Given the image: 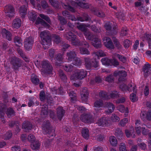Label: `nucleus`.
<instances>
[{"label":"nucleus","mask_w":151,"mask_h":151,"mask_svg":"<svg viewBox=\"0 0 151 151\" xmlns=\"http://www.w3.org/2000/svg\"><path fill=\"white\" fill-rule=\"evenodd\" d=\"M77 27L78 29L84 32L86 38L92 41V45L94 47L97 48L101 47V40L93 36L87 30L86 27H88V25L87 26L83 24H78Z\"/></svg>","instance_id":"nucleus-1"},{"label":"nucleus","mask_w":151,"mask_h":151,"mask_svg":"<svg viewBox=\"0 0 151 151\" xmlns=\"http://www.w3.org/2000/svg\"><path fill=\"white\" fill-rule=\"evenodd\" d=\"M35 65L38 68H41V73L44 76L45 74H50L52 72V68L48 62L45 60L42 61L37 60L35 62Z\"/></svg>","instance_id":"nucleus-2"},{"label":"nucleus","mask_w":151,"mask_h":151,"mask_svg":"<svg viewBox=\"0 0 151 151\" xmlns=\"http://www.w3.org/2000/svg\"><path fill=\"white\" fill-rule=\"evenodd\" d=\"M40 36L42 40V44L45 49L48 48L51 45V38L49 31H45L41 32Z\"/></svg>","instance_id":"nucleus-3"},{"label":"nucleus","mask_w":151,"mask_h":151,"mask_svg":"<svg viewBox=\"0 0 151 151\" xmlns=\"http://www.w3.org/2000/svg\"><path fill=\"white\" fill-rule=\"evenodd\" d=\"M64 37L69 40L71 41L73 45L78 46L82 45L83 46L84 45L86 48L89 47L88 43L86 42H84L82 43H81L79 40L76 39V36L73 35L71 32H69L65 35Z\"/></svg>","instance_id":"nucleus-4"},{"label":"nucleus","mask_w":151,"mask_h":151,"mask_svg":"<svg viewBox=\"0 0 151 151\" xmlns=\"http://www.w3.org/2000/svg\"><path fill=\"white\" fill-rule=\"evenodd\" d=\"M76 55L73 51H70L67 53L66 58L68 61H73V64L76 66H80L81 65L82 62L79 58L76 57Z\"/></svg>","instance_id":"nucleus-5"},{"label":"nucleus","mask_w":151,"mask_h":151,"mask_svg":"<svg viewBox=\"0 0 151 151\" xmlns=\"http://www.w3.org/2000/svg\"><path fill=\"white\" fill-rule=\"evenodd\" d=\"M11 63L13 65L12 68L15 70L24 69L25 66L23 62L21 60L17 58L16 57L13 58L11 61Z\"/></svg>","instance_id":"nucleus-6"},{"label":"nucleus","mask_w":151,"mask_h":151,"mask_svg":"<svg viewBox=\"0 0 151 151\" xmlns=\"http://www.w3.org/2000/svg\"><path fill=\"white\" fill-rule=\"evenodd\" d=\"M87 74L86 71L83 69L77 70L70 76V79L73 81L78 79H82L86 76Z\"/></svg>","instance_id":"nucleus-7"},{"label":"nucleus","mask_w":151,"mask_h":151,"mask_svg":"<svg viewBox=\"0 0 151 151\" xmlns=\"http://www.w3.org/2000/svg\"><path fill=\"white\" fill-rule=\"evenodd\" d=\"M99 96L103 99H108L111 98H116L119 96V94L117 91H114L112 92L109 96L106 92L101 91L100 92Z\"/></svg>","instance_id":"nucleus-8"},{"label":"nucleus","mask_w":151,"mask_h":151,"mask_svg":"<svg viewBox=\"0 0 151 151\" xmlns=\"http://www.w3.org/2000/svg\"><path fill=\"white\" fill-rule=\"evenodd\" d=\"M136 88L134 85L132 84H129L127 86L125 83H123L120 86V88L124 92H127L128 91L130 92L133 91L134 92L136 93Z\"/></svg>","instance_id":"nucleus-9"},{"label":"nucleus","mask_w":151,"mask_h":151,"mask_svg":"<svg viewBox=\"0 0 151 151\" xmlns=\"http://www.w3.org/2000/svg\"><path fill=\"white\" fill-rule=\"evenodd\" d=\"M101 61L102 64L105 65H113L115 66H116L119 65V62L114 58L110 60L106 58H104L101 59Z\"/></svg>","instance_id":"nucleus-10"},{"label":"nucleus","mask_w":151,"mask_h":151,"mask_svg":"<svg viewBox=\"0 0 151 151\" xmlns=\"http://www.w3.org/2000/svg\"><path fill=\"white\" fill-rule=\"evenodd\" d=\"M114 75L118 78L119 83H121L125 80V78L127 76V73L124 70H116L114 72Z\"/></svg>","instance_id":"nucleus-11"},{"label":"nucleus","mask_w":151,"mask_h":151,"mask_svg":"<svg viewBox=\"0 0 151 151\" xmlns=\"http://www.w3.org/2000/svg\"><path fill=\"white\" fill-rule=\"evenodd\" d=\"M99 126L108 127L111 124V122L109 117H103L99 119L96 122Z\"/></svg>","instance_id":"nucleus-12"},{"label":"nucleus","mask_w":151,"mask_h":151,"mask_svg":"<svg viewBox=\"0 0 151 151\" xmlns=\"http://www.w3.org/2000/svg\"><path fill=\"white\" fill-rule=\"evenodd\" d=\"M85 61L86 68L88 70L90 69L93 67L95 68L98 67L99 65V63L97 61L95 60L94 61L92 60V63L89 58H85Z\"/></svg>","instance_id":"nucleus-13"},{"label":"nucleus","mask_w":151,"mask_h":151,"mask_svg":"<svg viewBox=\"0 0 151 151\" xmlns=\"http://www.w3.org/2000/svg\"><path fill=\"white\" fill-rule=\"evenodd\" d=\"M42 128L44 133H47L51 136L55 135V131L53 129H52L50 127L49 121L47 122L46 124H44L42 125Z\"/></svg>","instance_id":"nucleus-14"},{"label":"nucleus","mask_w":151,"mask_h":151,"mask_svg":"<svg viewBox=\"0 0 151 151\" xmlns=\"http://www.w3.org/2000/svg\"><path fill=\"white\" fill-rule=\"evenodd\" d=\"M103 42L104 46L109 49L114 48V46L111 39L109 37H105L103 39Z\"/></svg>","instance_id":"nucleus-15"},{"label":"nucleus","mask_w":151,"mask_h":151,"mask_svg":"<svg viewBox=\"0 0 151 151\" xmlns=\"http://www.w3.org/2000/svg\"><path fill=\"white\" fill-rule=\"evenodd\" d=\"M4 10L6 16L12 17L14 15V9L12 5L6 6L5 7Z\"/></svg>","instance_id":"nucleus-16"},{"label":"nucleus","mask_w":151,"mask_h":151,"mask_svg":"<svg viewBox=\"0 0 151 151\" xmlns=\"http://www.w3.org/2000/svg\"><path fill=\"white\" fill-rule=\"evenodd\" d=\"M34 42V40L32 37L26 38L24 41V47L27 50H30Z\"/></svg>","instance_id":"nucleus-17"},{"label":"nucleus","mask_w":151,"mask_h":151,"mask_svg":"<svg viewBox=\"0 0 151 151\" xmlns=\"http://www.w3.org/2000/svg\"><path fill=\"white\" fill-rule=\"evenodd\" d=\"M81 121L86 123H91L94 121L93 118L90 115L83 114L81 117Z\"/></svg>","instance_id":"nucleus-18"},{"label":"nucleus","mask_w":151,"mask_h":151,"mask_svg":"<svg viewBox=\"0 0 151 151\" xmlns=\"http://www.w3.org/2000/svg\"><path fill=\"white\" fill-rule=\"evenodd\" d=\"M103 106L102 101L101 100L96 101L94 103V106L95 110L96 111V113H98L101 112V110L100 108Z\"/></svg>","instance_id":"nucleus-19"},{"label":"nucleus","mask_w":151,"mask_h":151,"mask_svg":"<svg viewBox=\"0 0 151 151\" xmlns=\"http://www.w3.org/2000/svg\"><path fill=\"white\" fill-rule=\"evenodd\" d=\"M143 69L144 76L146 77L150 74L151 72V68L150 64L147 62L144 66Z\"/></svg>","instance_id":"nucleus-20"},{"label":"nucleus","mask_w":151,"mask_h":151,"mask_svg":"<svg viewBox=\"0 0 151 151\" xmlns=\"http://www.w3.org/2000/svg\"><path fill=\"white\" fill-rule=\"evenodd\" d=\"M78 1L76 3L73 1L71 2V4L74 6H79L82 8H87L88 7L86 4L83 3L82 0H76Z\"/></svg>","instance_id":"nucleus-21"},{"label":"nucleus","mask_w":151,"mask_h":151,"mask_svg":"<svg viewBox=\"0 0 151 151\" xmlns=\"http://www.w3.org/2000/svg\"><path fill=\"white\" fill-rule=\"evenodd\" d=\"M39 24L41 25L44 27L47 28H49L50 26L49 24L47 23L42 19L38 17H37L35 22V25L37 27H38V25Z\"/></svg>","instance_id":"nucleus-22"},{"label":"nucleus","mask_w":151,"mask_h":151,"mask_svg":"<svg viewBox=\"0 0 151 151\" xmlns=\"http://www.w3.org/2000/svg\"><path fill=\"white\" fill-rule=\"evenodd\" d=\"M22 24V22L20 19L16 18L12 21V26L13 27L17 29L20 27Z\"/></svg>","instance_id":"nucleus-23"},{"label":"nucleus","mask_w":151,"mask_h":151,"mask_svg":"<svg viewBox=\"0 0 151 151\" xmlns=\"http://www.w3.org/2000/svg\"><path fill=\"white\" fill-rule=\"evenodd\" d=\"M56 61L55 64L58 66H61L60 64L63 62V57L62 54L60 53L56 55V57L54 58Z\"/></svg>","instance_id":"nucleus-24"},{"label":"nucleus","mask_w":151,"mask_h":151,"mask_svg":"<svg viewBox=\"0 0 151 151\" xmlns=\"http://www.w3.org/2000/svg\"><path fill=\"white\" fill-rule=\"evenodd\" d=\"M130 129V130H125V134L127 137H132L134 138L135 137V135L134 133L133 127L132 126H131Z\"/></svg>","instance_id":"nucleus-25"},{"label":"nucleus","mask_w":151,"mask_h":151,"mask_svg":"<svg viewBox=\"0 0 151 151\" xmlns=\"http://www.w3.org/2000/svg\"><path fill=\"white\" fill-rule=\"evenodd\" d=\"M88 95L86 88L83 89L81 94V99L83 102L86 103L87 102L88 99Z\"/></svg>","instance_id":"nucleus-26"},{"label":"nucleus","mask_w":151,"mask_h":151,"mask_svg":"<svg viewBox=\"0 0 151 151\" xmlns=\"http://www.w3.org/2000/svg\"><path fill=\"white\" fill-rule=\"evenodd\" d=\"M140 37V38L142 41L148 42L149 46L150 47V46H151V35L146 34Z\"/></svg>","instance_id":"nucleus-27"},{"label":"nucleus","mask_w":151,"mask_h":151,"mask_svg":"<svg viewBox=\"0 0 151 151\" xmlns=\"http://www.w3.org/2000/svg\"><path fill=\"white\" fill-rule=\"evenodd\" d=\"M106 107L107 108V109L106 110V112L107 113H110L112 112L115 108L114 105L110 102L106 103Z\"/></svg>","instance_id":"nucleus-28"},{"label":"nucleus","mask_w":151,"mask_h":151,"mask_svg":"<svg viewBox=\"0 0 151 151\" xmlns=\"http://www.w3.org/2000/svg\"><path fill=\"white\" fill-rule=\"evenodd\" d=\"M1 33L3 36L5 37L9 41L11 40L12 35L9 32L7 31L5 29H2L1 31Z\"/></svg>","instance_id":"nucleus-29"},{"label":"nucleus","mask_w":151,"mask_h":151,"mask_svg":"<svg viewBox=\"0 0 151 151\" xmlns=\"http://www.w3.org/2000/svg\"><path fill=\"white\" fill-rule=\"evenodd\" d=\"M118 110H119L122 113H124V116L125 117L127 116L128 114L129 111L128 109L127 108L125 109L124 106L122 105H119L117 107Z\"/></svg>","instance_id":"nucleus-30"},{"label":"nucleus","mask_w":151,"mask_h":151,"mask_svg":"<svg viewBox=\"0 0 151 151\" xmlns=\"http://www.w3.org/2000/svg\"><path fill=\"white\" fill-rule=\"evenodd\" d=\"M22 127L25 131H27L32 129V125L30 122L27 121L23 123Z\"/></svg>","instance_id":"nucleus-31"},{"label":"nucleus","mask_w":151,"mask_h":151,"mask_svg":"<svg viewBox=\"0 0 151 151\" xmlns=\"http://www.w3.org/2000/svg\"><path fill=\"white\" fill-rule=\"evenodd\" d=\"M6 106L5 105H2L1 107L0 108V113L1 116V119L3 123L5 122V121L4 119V112L6 109Z\"/></svg>","instance_id":"nucleus-32"},{"label":"nucleus","mask_w":151,"mask_h":151,"mask_svg":"<svg viewBox=\"0 0 151 151\" xmlns=\"http://www.w3.org/2000/svg\"><path fill=\"white\" fill-rule=\"evenodd\" d=\"M64 111L62 107H59L57 109V115L59 119L60 120L64 114Z\"/></svg>","instance_id":"nucleus-33"},{"label":"nucleus","mask_w":151,"mask_h":151,"mask_svg":"<svg viewBox=\"0 0 151 151\" xmlns=\"http://www.w3.org/2000/svg\"><path fill=\"white\" fill-rule=\"evenodd\" d=\"M116 57H117L119 60L123 63H125L126 60V59L124 56L115 53L113 55L112 58L114 59V58Z\"/></svg>","instance_id":"nucleus-34"},{"label":"nucleus","mask_w":151,"mask_h":151,"mask_svg":"<svg viewBox=\"0 0 151 151\" xmlns=\"http://www.w3.org/2000/svg\"><path fill=\"white\" fill-rule=\"evenodd\" d=\"M93 55L95 58L99 59V57H102L106 56V54L102 50H99L97 52H95L93 54Z\"/></svg>","instance_id":"nucleus-35"},{"label":"nucleus","mask_w":151,"mask_h":151,"mask_svg":"<svg viewBox=\"0 0 151 151\" xmlns=\"http://www.w3.org/2000/svg\"><path fill=\"white\" fill-rule=\"evenodd\" d=\"M36 13L35 12H30L29 13L28 17L29 19L34 22L37 17Z\"/></svg>","instance_id":"nucleus-36"},{"label":"nucleus","mask_w":151,"mask_h":151,"mask_svg":"<svg viewBox=\"0 0 151 151\" xmlns=\"http://www.w3.org/2000/svg\"><path fill=\"white\" fill-rule=\"evenodd\" d=\"M109 141L111 145L113 146H116L117 144V140L114 136H112L110 137Z\"/></svg>","instance_id":"nucleus-37"},{"label":"nucleus","mask_w":151,"mask_h":151,"mask_svg":"<svg viewBox=\"0 0 151 151\" xmlns=\"http://www.w3.org/2000/svg\"><path fill=\"white\" fill-rule=\"evenodd\" d=\"M40 146V143L38 141H34L31 145V147L32 148L35 150H38Z\"/></svg>","instance_id":"nucleus-38"},{"label":"nucleus","mask_w":151,"mask_h":151,"mask_svg":"<svg viewBox=\"0 0 151 151\" xmlns=\"http://www.w3.org/2000/svg\"><path fill=\"white\" fill-rule=\"evenodd\" d=\"M82 134L85 139H88L89 136L88 129L87 128H83L82 130Z\"/></svg>","instance_id":"nucleus-39"},{"label":"nucleus","mask_w":151,"mask_h":151,"mask_svg":"<svg viewBox=\"0 0 151 151\" xmlns=\"http://www.w3.org/2000/svg\"><path fill=\"white\" fill-rule=\"evenodd\" d=\"M135 124L136 125L135 129L137 133L138 134H139L141 132V127L140 126H141L140 121L137 120L135 123Z\"/></svg>","instance_id":"nucleus-40"},{"label":"nucleus","mask_w":151,"mask_h":151,"mask_svg":"<svg viewBox=\"0 0 151 151\" xmlns=\"http://www.w3.org/2000/svg\"><path fill=\"white\" fill-rule=\"evenodd\" d=\"M31 81L34 84L37 85L39 82V80L37 76L34 74H32L31 77Z\"/></svg>","instance_id":"nucleus-41"},{"label":"nucleus","mask_w":151,"mask_h":151,"mask_svg":"<svg viewBox=\"0 0 151 151\" xmlns=\"http://www.w3.org/2000/svg\"><path fill=\"white\" fill-rule=\"evenodd\" d=\"M27 11V8L26 6L24 5L20 8L19 12L22 17H24Z\"/></svg>","instance_id":"nucleus-42"},{"label":"nucleus","mask_w":151,"mask_h":151,"mask_svg":"<svg viewBox=\"0 0 151 151\" xmlns=\"http://www.w3.org/2000/svg\"><path fill=\"white\" fill-rule=\"evenodd\" d=\"M63 14L64 16L68 17L69 19H70L72 21H75L76 20V19L74 17L70 15L69 12L67 11L63 12Z\"/></svg>","instance_id":"nucleus-43"},{"label":"nucleus","mask_w":151,"mask_h":151,"mask_svg":"<svg viewBox=\"0 0 151 151\" xmlns=\"http://www.w3.org/2000/svg\"><path fill=\"white\" fill-rule=\"evenodd\" d=\"M62 89L63 88H62L57 89V90H56L55 88H53L52 90L53 92V93H55L56 94H60L63 95L65 92L64 91H62Z\"/></svg>","instance_id":"nucleus-44"},{"label":"nucleus","mask_w":151,"mask_h":151,"mask_svg":"<svg viewBox=\"0 0 151 151\" xmlns=\"http://www.w3.org/2000/svg\"><path fill=\"white\" fill-rule=\"evenodd\" d=\"M14 42L17 45L20 47L22 44V40L20 37L16 36L14 39Z\"/></svg>","instance_id":"nucleus-45"},{"label":"nucleus","mask_w":151,"mask_h":151,"mask_svg":"<svg viewBox=\"0 0 151 151\" xmlns=\"http://www.w3.org/2000/svg\"><path fill=\"white\" fill-rule=\"evenodd\" d=\"M109 119L111 122V121L112 122H117L119 120L120 118L115 114H113L111 118H109Z\"/></svg>","instance_id":"nucleus-46"},{"label":"nucleus","mask_w":151,"mask_h":151,"mask_svg":"<svg viewBox=\"0 0 151 151\" xmlns=\"http://www.w3.org/2000/svg\"><path fill=\"white\" fill-rule=\"evenodd\" d=\"M47 96H46L45 93L43 91H40V97L41 101H42L46 99H48V98L47 97Z\"/></svg>","instance_id":"nucleus-47"},{"label":"nucleus","mask_w":151,"mask_h":151,"mask_svg":"<svg viewBox=\"0 0 151 151\" xmlns=\"http://www.w3.org/2000/svg\"><path fill=\"white\" fill-rule=\"evenodd\" d=\"M68 93H69V95L72 101H75L76 100V94L73 91H72L69 92L68 91Z\"/></svg>","instance_id":"nucleus-48"},{"label":"nucleus","mask_w":151,"mask_h":151,"mask_svg":"<svg viewBox=\"0 0 151 151\" xmlns=\"http://www.w3.org/2000/svg\"><path fill=\"white\" fill-rule=\"evenodd\" d=\"M80 51L81 53L82 54H89L90 52L86 48L83 47L80 48Z\"/></svg>","instance_id":"nucleus-49"},{"label":"nucleus","mask_w":151,"mask_h":151,"mask_svg":"<svg viewBox=\"0 0 151 151\" xmlns=\"http://www.w3.org/2000/svg\"><path fill=\"white\" fill-rule=\"evenodd\" d=\"M114 134L118 138L119 137H121L122 136L123 133L121 129H118L116 130Z\"/></svg>","instance_id":"nucleus-50"},{"label":"nucleus","mask_w":151,"mask_h":151,"mask_svg":"<svg viewBox=\"0 0 151 151\" xmlns=\"http://www.w3.org/2000/svg\"><path fill=\"white\" fill-rule=\"evenodd\" d=\"M130 99L133 102H134L138 100L137 97L135 93H132L130 95Z\"/></svg>","instance_id":"nucleus-51"},{"label":"nucleus","mask_w":151,"mask_h":151,"mask_svg":"<svg viewBox=\"0 0 151 151\" xmlns=\"http://www.w3.org/2000/svg\"><path fill=\"white\" fill-rule=\"evenodd\" d=\"M112 40L116 47L118 49L121 48V45L116 39L114 37H113Z\"/></svg>","instance_id":"nucleus-52"},{"label":"nucleus","mask_w":151,"mask_h":151,"mask_svg":"<svg viewBox=\"0 0 151 151\" xmlns=\"http://www.w3.org/2000/svg\"><path fill=\"white\" fill-rule=\"evenodd\" d=\"M128 119L124 118L120 121L119 122V124L122 126H124L126 123L128 122Z\"/></svg>","instance_id":"nucleus-53"},{"label":"nucleus","mask_w":151,"mask_h":151,"mask_svg":"<svg viewBox=\"0 0 151 151\" xmlns=\"http://www.w3.org/2000/svg\"><path fill=\"white\" fill-rule=\"evenodd\" d=\"M59 75L61 79L65 82L67 79V78L65 75L64 74L62 70H60L59 72Z\"/></svg>","instance_id":"nucleus-54"},{"label":"nucleus","mask_w":151,"mask_h":151,"mask_svg":"<svg viewBox=\"0 0 151 151\" xmlns=\"http://www.w3.org/2000/svg\"><path fill=\"white\" fill-rule=\"evenodd\" d=\"M62 5L65 9H68L72 12H75L74 9L73 7H71L69 5L64 4H63Z\"/></svg>","instance_id":"nucleus-55"},{"label":"nucleus","mask_w":151,"mask_h":151,"mask_svg":"<svg viewBox=\"0 0 151 151\" xmlns=\"http://www.w3.org/2000/svg\"><path fill=\"white\" fill-rule=\"evenodd\" d=\"M119 151H129L126 149V145L124 143H122L119 147Z\"/></svg>","instance_id":"nucleus-56"},{"label":"nucleus","mask_w":151,"mask_h":151,"mask_svg":"<svg viewBox=\"0 0 151 151\" xmlns=\"http://www.w3.org/2000/svg\"><path fill=\"white\" fill-rule=\"evenodd\" d=\"M6 114L9 116L12 115H14V111L11 108H8L7 109Z\"/></svg>","instance_id":"nucleus-57"},{"label":"nucleus","mask_w":151,"mask_h":151,"mask_svg":"<svg viewBox=\"0 0 151 151\" xmlns=\"http://www.w3.org/2000/svg\"><path fill=\"white\" fill-rule=\"evenodd\" d=\"M12 136V133L11 132L9 131L6 132L3 137V138L4 139L7 140L11 138Z\"/></svg>","instance_id":"nucleus-58"},{"label":"nucleus","mask_w":151,"mask_h":151,"mask_svg":"<svg viewBox=\"0 0 151 151\" xmlns=\"http://www.w3.org/2000/svg\"><path fill=\"white\" fill-rule=\"evenodd\" d=\"M132 44V42L129 40H125L124 43V45L125 48H128Z\"/></svg>","instance_id":"nucleus-59"},{"label":"nucleus","mask_w":151,"mask_h":151,"mask_svg":"<svg viewBox=\"0 0 151 151\" xmlns=\"http://www.w3.org/2000/svg\"><path fill=\"white\" fill-rule=\"evenodd\" d=\"M40 17L42 19L45 20L49 24L50 23V19L47 16L43 14H40L39 15Z\"/></svg>","instance_id":"nucleus-60"},{"label":"nucleus","mask_w":151,"mask_h":151,"mask_svg":"<svg viewBox=\"0 0 151 151\" xmlns=\"http://www.w3.org/2000/svg\"><path fill=\"white\" fill-rule=\"evenodd\" d=\"M52 5L58 8L59 7V4L58 1H54L53 0H49Z\"/></svg>","instance_id":"nucleus-61"},{"label":"nucleus","mask_w":151,"mask_h":151,"mask_svg":"<svg viewBox=\"0 0 151 151\" xmlns=\"http://www.w3.org/2000/svg\"><path fill=\"white\" fill-rule=\"evenodd\" d=\"M106 81L112 83L114 80V78L113 76L110 75L106 77L105 78Z\"/></svg>","instance_id":"nucleus-62"},{"label":"nucleus","mask_w":151,"mask_h":151,"mask_svg":"<svg viewBox=\"0 0 151 151\" xmlns=\"http://www.w3.org/2000/svg\"><path fill=\"white\" fill-rule=\"evenodd\" d=\"M63 66H62V67ZM63 68L66 71H70L72 70L73 66L70 65L68 66L65 65L64 66H63Z\"/></svg>","instance_id":"nucleus-63"},{"label":"nucleus","mask_w":151,"mask_h":151,"mask_svg":"<svg viewBox=\"0 0 151 151\" xmlns=\"http://www.w3.org/2000/svg\"><path fill=\"white\" fill-rule=\"evenodd\" d=\"M112 25V23L109 22H106L105 25V27L107 30H109L111 29Z\"/></svg>","instance_id":"nucleus-64"}]
</instances>
